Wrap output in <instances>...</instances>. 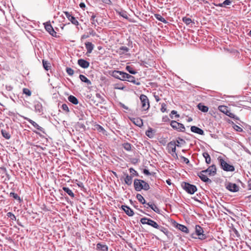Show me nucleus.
<instances>
[{
    "instance_id": "423d86ee",
    "label": "nucleus",
    "mask_w": 251,
    "mask_h": 251,
    "mask_svg": "<svg viewBox=\"0 0 251 251\" xmlns=\"http://www.w3.org/2000/svg\"><path fill=\"white\" fill-rule=\"evenodd\" d=\"M139 98L141 100V107L143 110H148L150 108V102L147 96L145 95L141 94Z\"/></svg>"
},
{
    "instance_id": "0e129e2a",
    "label": "nucleus",
    "mask_w": 251,
    "mask_h": 251,
    "mask_svg": "<svg viewBox=\"0 0 251 251\" xmlns=\"http://www.w3.org/2000/svg\"><path fill=\"white\" fill-rule=\"evenodd\" d=\"M79 5V7L83 9H84L86 7L85 4L84 2H81Z\"/></svg>"
},
{
    "instance_id": "7c9ffc66",
    "label": "nucleus",
    "mask_w": 251,
    "mask_h": 251,
    "mask_svg": "<svg viewBox=\"0 0 251 251\" xmlns=\"http://www.w3.org/2000/svg\"><path fill=\"white\" fill-rule=\"evenodd\" d=\"M202 155L205 159V162L207 164H209L211 163V157L209 153L207 152H204L202 153Z\"/></svg>"
},
{
    "instance_id": "864d4df0",
    "label": "nucleus",
    "mask_w": 251,
    "mask_h": 251,
    "mask_svg": "<svg viewBox=\"0 0 251 251\" xmlns=\"http://www.w3.org/2000/svg\"><path fill=\"white\" fill-rule=\"evenodd\" d=\"M231 4V1L230 0H225L223 2V4H224L225 7L226 5H229Z\"/></svg>"
},
{
    "instance_id": "2f4dec72",
    "label": "nucleus",
    "mask_w": 251,
    "mask_h": 251,
    "mask_svg": "<svg viewBox=\"0 0 251 251\" xmlns=\"http://www.w3.org/2000/svg\"><path fill=\"white\" fill-rule=\"evenodd\" d=\"M62 189L64 190V192H65L66 193H67L72 198H74L75 197V195H74V193L72 192V191L69 188L66 187H63L62 188Z\"/></svg>"
},
{
    "instance_id": "1a4fd4ad",
    "label": "nucleus",
    "mask_w": 251,
    "mask_h": 251,
    "mask_svg": "<svg viewBox=\"0 0 251 251\" xmlns=\"http://www.w3.org/2000/svg\"><path fill=\"white\" fill-rule=\"evenodd\" d=\"M195 232L197 235L198 236V239L200 240H204L206 239V236L203 234V228L199 225L195 226Z\"/></svg>"
},
{
    "instance_id": "e433bc0d",
    "label": "nucleus",
    "mask_w": 251,
    "mask_h": 251,
    "mask_svg": "<svg viewBox=\"0 0 251 251\" xmlns=\"http://www.w3.org/2000/svg\"><path fill=\"white\" fill-rule=\"evenodd\" d=\"M123 147L127 151H130L131 150V145L128 142L124 143Z\"/></svg>"
},
{
    "instance_id": "0eeeda50",
    "label": "nucleus",
    "mask_w": 251,
    "mask_h": 251,
    "mask_svg": "<svg viewBox=\"0 0 251 251\" xmlns=\"http://www.w3.org/2000/svg\"><path fill=\"white\" fill-rule=\"evenodd\" d=\"M122 74L124 76L123 79H125V81H127L137 85H140L141 84L139 81L136 80L135 78L133 76L126 73H122Z\"/></svg>"
},
{
    "instance_id": "473e14b6",
    "label": "nucleus",
    "mask_w": 251,
    "mask_h": 251,
    "mask_svg": "<svg viewBox=\"0 0 251 251\" xmlns=\"http://www.w3.org/2000/svg\"><path fill=\"white\" fill-rule=\"evenodd\" d=\"M154 17L159 21H160V22H162L163 23H165V24L167 23V22L165 20V19L164 18H163L161 15H160L159 14H155L154 15Z\"/></svg>"
},
{
    "instance_id": "e2e57ef3",
    "label": "nucleus",
    "mask_w": 251,
    "mask_h": 251,
    "mask_svg": "<svg viewBox=\"0 0 251 251\" xmlns=\"http://www.w3.org/2000/svg\"><path fill=\"white\" fill-rule=\"evenodd\" d=\"M234 128L238 131H242L243 130L242 128H241L240 126H239L237 125L235 126V127H234Z\"/></svg>"
},
{
    "instance_id": "a878e982",
    "label": "nucleus",
    "mask_w": 251,
    "mask_h": 251,
    "mask_svg": "<svg viewBox=\"0 0 251 251\" xmlns=\"http://www.w3.org/2000/svg\"><path fill=\"white\" fill-rule=\"evenodd\" d=\"M147 205H148V207H150L152 210L155 212L157 213H160V210L159 208L154 204L153 203H146Z\"/></svg>"
},
{
    "instance_id": "338daca9",
    "label": "nucleus",
    "mask_w": 251,
    "mask_h": 251,
    "mask_svg": "<svg viewBox=\"0 0 251 251\" xmlns=\"http://www.w3.org/2000/svg\"><path fill=\"white\" fill-rule=\"evenodd\" d=\"M214 5L216 6H218V7H225L224 4H223V3H218V4H214Z\"/></svg>"
},
{
    "instance_id": "49530a36",
    "label": "nucleus",
    "mask_w": 251,
    "mask_h": 251,
    "mask_svg": "<svg viewBox=\"0 0 251 251\" xmlns=\"http://www.w3.org/2000/svg\"><path fill=\"white\" fill-rule=\"evenodd\" d=\"M61 108L65 111L66 112H68L69 111V109L68 108V105L65 104V103H64L61 106Z\"/></svg>"
},
{
    "instance_id": "bb28decb",
    "label": "nucleus",
    "mask_w": 251,
    "mask_h": 251,
    "mask_svg": "<svg viewBox=\"0 0 251 251\" xmlns=\"http://www.w3.org/2000/svg\"><path fill=\"white\" fill-rule=\"evenodd\" d=\"M176 227H177V228H178V229H179L180 230L183 232H185L186 233H189V230L188 228L184 225L179 224H177Z\"/></svg>"
},
{
    "instance_id": "4c0bfd02",
    "label": "nucleus",
    "mask_w": 251,
    "mask_h": 251,
    "mask_svg": "<svg viewBox=\"0 0 251 251\" xmlns=\"http://www.w3.org/2000/svg\"><path fill=\"white\" fill-rule=\"evenodd\" d=\"M120 50V54H123L126 52H128L129 51V49L125 46H122L119 48Z\"/></svg>"
},
{
    "instance_id": "a211bd4d",
    "label": "nucleus",
    "mask_w": 251,
    "mask_h": 251,
    "mask_svg": "<svg viewBox=\"0 0 251 251\" xmlns=\"http://www.w3.org/2000/svg\"><path fill=\"white\" fill-rule=\"evenodd\" d=\"M130 121L135 125L139 127H141L143 125L142 120L139 118H129Z\"/></svg>"
},
{
    "instance_id": "412c9836",
    "label": "nucleus",
    "mask_w": 251,
    "mask_h": 251,
    "mask_svg": "<svg viewBox=\"0 0 251 251\" xmlns=\"http://www.w3.org/2000/svg\"><path fill=\"white\" fill-rule=\"evenodd\" d=\"M85 45L87 50L86 54L91 53L94 48V45L91 42H87L85 43Z\"/></svg>"
},
{
    "instance_id": "3c124183",
    "label": "nucleus",
    "mask_w": 251,
    "mask_h": 251,
    "mask_svg": "<svg viewBox=\"0 0 251 251\" xmlns=\"http://www.w3.org/2000/svg\"><path fill=\"white\" fill-rule=\"evenodd\" d=\"M161 111L162 112H165L166 111V104L164 103L161 105Z\"/></svg>"
},
{
    "instance_id": "72a5a7b5",
    "label": "nucleus",
    "mask_w": 251,
    "mask_h": 251,
    "mask_svg": "<svg viewBox=\"0 0 251 251\" xmlns=\"http://www.w3.org/2000/svg\"><path fill=\"white\" fill-rule=\"evenodd\" d=\"M136 198L138 201L142 204H146L145 200L141 194H137L136 195Z\"/></svg>"
},
{
    "instance_id": "37998d69",
    "label": "nucleus",
    "mask_w": 251,
    "mask_h": 251,
    "mask_svg": "<svg viewBox=\"0 0 251 251\" xmlns=\"http://www.w3.org/2000/svg\"><path fill=\"white\" fill-rule=\"evenodd\" d=\"M66 71L69 75H73L74 74V71L71 68L67 67Z\"/></svg>"
},
{
    "instance_id": "5fc2aeb1",
    "label": "nucleus",
    "mask_w": 251,
    "mask_h": 251,
    "mask_svg": "<svg viewBox=\"0 0 251 251\" xmlns=\"http://www.w3.org/2000/svg\"><path fill=\"white\" fill-rule=\"evenodd\" d=\"M95 18H96V15H93L91 16V21H92L91 23L93 25H95V22L98 23V21L97 20H95Z\"/></svg>"
},
{
    "instance_id": "603ef678",
    "label": "nucleus",
    "mask_w": 251,
    "mask_h": 251,
    "mask_svg": "<svg viewBox=\"0 0 251 251\" xmlns=\"http://www.w3.org/2000/svg\"><path fill=\"white\" fill-rule=\"evenodd\" d=\"M180 157L183 160V162H185L186 164H189L190 161L188 158H187L183 156H181Z\"/></svg>"
},
{
    "instance_id": "4468645a",
    "label": "nucleus",
    "mask_w": 251,
    "mask_h": 251,
    "mask_svg": "<svg viewBox=\"0 0 251 251\" xmlns=\"http://www.w3.org/2000/svg\"><path fill=\"white\" fill-rule=\"evenodd\" d=\"M226 188L232 192H236L239 191V187L235 183H228L226 186Z\"/></svg>"
},
{
    "instance_id": "774afa93",
    "label": "nucleus",
    "mask_w": 251,
    "mask_h": 251,
    "mask_svg": "<svg viewBox=\"0 0 251 251\" xmlns=\"http://www.w3.org/2000/svg\"><path fill=\"white\" fill-rule=\"evenodd\" d=\"M248 187L250 190H251V179L248 181Z\"/></svg>"
},
{
    "instance_id": "aec40b11",
    "label": "nucleus",
    "mask_w": 251,
    "mask_h": 251,
    "mask_svg": "<svg viewBox=\"0 0 251 251\" xmlns=\"http://www.w3.org/2000/svg\"><path fill=\"white\" fill-rule=\"evenodd\" d=\"M191 131L194 133H196L201 135H204L203 130L195 126H192L191 127Z\"/></svg>"
},
{
    "instance_id": "09e8293b",
    "label": "nucleus",
    "mask_w": 251,
    "mask_h": 251,
    "mask_svg": "<svg viewBox=\"0 0 251 251\" xmlns=\"http://www.w3.org/2000/svg\"><path fill=\"white\" fill-rule=\"evenodd\" d=\"M120 16H121L122 17H123V18H124L126 19H128V16H127V13L126 11L121 12L120 13Z\"/></svg>"
},
{
    "instance_id": "13d9d810",
    "label": "nucleus",
    "mask_w": 251,
    "mask_h": 251,
    "mask_svg": "<svg viewBox=\"0 0 251 251\" xmlns=\"http://www.w3.org/2000/svg\"><path fill=\"white\" fill-rule=\"evenodd\" d=\"M119 105L126 110L128 109V107L122 102H119Z\"/></svg>"
},
{
    "instance_id": "6e6d98bb",
    "label": "nucleus",
    "mask_w": 251,
    "mask_h": 251,
    "mask_svg": "<svg viewBox=\"0 0 251 251\" xmlns=\"http://www.w3.org/2000/svg\"><path fill=\"white\" fill-rule=\"evenodd\" d=\"M7 216L8 217L11 218V219H13V218L16 219L15 216L11 212H8L7 213Z\"/></svg>"
},
{
    "instance_id": "69168bd1",
    "label": "nucleus",
    "mask_w": 251,
    "mask_h": 251,
    "mask_svg": "<svg viewBox=\"0 0 251 251\" xmlns=\"http://www.w3.org/2000/svg\"><path fill=\"white\" fill-rule=\"evenodd\" d=\"M89 33L90 35H92L93 36H94L96 35V32L95 31L93 30V29H91L90 32H89Z\"/></svg>"
},
{
    "instance_id": "c9c22d12",
    "label": "nucleus",
    "mask_w": 251,
    "mask_h": 251,
    "mask_svg": "<svg viewBox=\"0 0 251 251\" xmlns=\"http://www.w3.org/2000/svg\"><path fill=\"white\" fill-rule=\"evenodd\" d=\"M126 70L130 74L132 75H135L137 73V72L135 71L133 68L130 66H126Z\"/></svg>"
},
{
    "instance_id": "ea45409f",
    "label": "nucleus",
    "mask_w": 251,
    "mask_h": 251,
    "mask_svg": "<svg viewBox=\"0 0 251 251\" xmlns=\"http://www.w3.org/2000/svg\"><path fill=\"white\" fill-rule=\"evenodd\" d=\"M182 21L187 25H189L192 23V20L189 18L183 17Z\"/></svg>"
},
{
    "instance_id": "cd10ccee",
    "label": "nucleus",
    "mask_w": 251,
    "mask_h": 251,
    "mask_svg": "<svg viewBox=\"0 0 251 251\" xmlns=\"http://www.w3.org/2000/svg\"><path fill=\"white\" fill-rule=\"evenodd\" d=\"M79 77L82 82L86 83L88 85H91L92 83L91 81L88 79L85 75H80Z\"/></svg>"
},
{
    "instance_id": "de8ad7c7",
    "label": "nucleus",
    "mask_w": 251,
    "mask_h": 251,
    "mask_svg": "<svg viewBox=\"0 0 251 251\" xmlns=\"http://www.w3.org/2000/svg\"><path fill=\"white\" fill-rule=\"evenodd\" d=\"M176 142L177 143H176V144H178L179 145H179L180 144H184L185 143V141L183 139H182L179 137L178 138V140H177Z\"/></svg>"
},
{
    "instance_id": "58836bf2",
    "label": "nucleus",
    "mask_w": 251,
    "mask_h": 251,
    "mask_svg": "<svg viewBox=\"0 0 251 251\" xmlns=\"http://www.w3.org/2000/svg\"><path fill=\"white\" fill-rule=\"evenodd\" d=\"M153 130L152 128H150L148 130L146 131V135L149 138H151L153 137V134L152 133Z\"/></svg>"
},
{
    "instance_id": "bf43d9fd",
    "label": "nucleus",
    "mask_w": 251,
    "mask_h": 251,
    "mask_svg": "<svg viewBox=\"0 0 251 251\" xmlns=\"http://www.w3.org/2000/svg\"><path fill=\"white\" fill-rule=\"evenodd\" d=\"M101 1L106 4H111L112 3V2L110 0H101Z\"/></svg>"
},
{
    "instance_id": "a19ab883",
    "label": "nucleus",
    "mask_w": 251,
    "mask_h": 251,
    "mask_svg": "<svg viewBox=\"0 0 251 251\" xmlns=\"http://www.w3.org/2000/svg\"><path fill=\"white\" fill-rule=\"evenodd\" d=\"M129 172L131 173V175L132 177L134 176H138V173L133 168H130L129 169Z\"/></svg>"
},
{
    "instance_id": "393cba45",
    "label": "nucleus",
    "mask_w": 251,
    "mask_h": 251,
    "mask_svg": "<svg viewBox=\"0 0 251 251\" xmlns=\"http://www.w3.org/2000/svg\"><path fill=\"white\" fill-rule=\"evenodd\" d=\"M28 122L35 127L37 129H38V130L44 133V129L43 127H41L40 126H39L36 122H35L34 121L31 120H28Z\"/></svg>"
},
{
    "instance_id": "2eb2a0df",
    "label": "nucleus",
    "mask_w": 251,
    "mask_h": 251,
    "mask_svg": "<svg viewBox=\"0 0 251 251\" xmlns=\"http://www.w3.org/2000/svg\"><path fill=\"white\" fill-rule=\"evenodd\" d=\"M176 146L179 147H180V145L176 144V142L175 141H172L168 144V147L169 149L171 150L173 153L176 152Z\"/></svg>"
},
{
    "instance_id": "79ce46f5",
    "label": "nucleus",
    "mask_w": 251,
    "mask_h": 251,
    "mask_svg": "<svg viewBox=\"0 0 251 251\" xmlns=\"http://www.w3.org/2000/svg\"><path fill=\"white\" fill-rule=\"evenodd\" d=\"M1 133L2 134V136L6 139H9L10 137V134L7 132L6 131L2 130H1Z\"/></svg>"
},
{
    "instance_id": "052dcab7",
    "label": "nucleus",
    "mask_w": 251,
    "mask_h": 251,
    "mask_svg": "<svg viewBox=\"0 0 251 251\" xmlns=\"http://www.w3.org/2000/svg\"><path fill=\"white\" fill-rule=\"evenodd\" d=\"M233 231L237 237H240V234L236 228H233Z\"/></svg>"
},
{
    "instance_id": "f8f14e48",
    "label": "nucleus",
    "mask_w": 251,
    "mask_h": 251,
    "mask_svg": "<svg viewBox=\"0 0 251 251\" xmlns=\"http://www.w3.org/2000/svg\"><path fill=\"white\" fill-rule=\"evenodd\" d=\"M122 73H125L123 71H117V70H114L111 72L110 75L115 77V78L118 79L119 80L125 81V79H123V78L124 77Z\"/></svg>"
},
{
    "instance_id": "c756f323",
    "label": "nucleus",
    "mask_w": 251,
    "mask_h": 251,
    "mask_svg": "<svg viewBox=\"0 0 251 251\" xmlns=\"http://www.w3.org/2000/svg\"><path fill=\"white\" fill-rule=\"evenodd\" d=\"M68 99L70 102L74 104H77L78 103L77 98L73 95L69 96Z\"/></svg>"
},
{
    "instance_id": "7ed1b4c3",
    "label": "nucleus",
    "mask_w": 251,
    "mask_h": 251,
    "mask_svg": "<svg viewBox=\"0 0 251 251\" xmlns=\"http://www.w3.org/2000/svg\"><path fill=\"white\" fill-rule=\"evenodd\" d=\"M221 168L226 172H233L235 170L234 167L228 164L223 158L219 157L218 158Z\"/></svg>"
},
{
    "instance_id": "c85d7f7f",
    "label": "nucleus",
    "mask_w": 251,
    "mask_h": 251,
    "mask_svg": "<svg viewBox=\"0 0 251 251\" xmlns=\"http://www.w3.org/2000/svg\"><path fill=\"white\" fill-rule=\"evenodd\" d=\"M198 109L203 112H206L208 110V107L204 105L202 103H200L197 105Z\"/></svg>"
},
{
    "instance_id": "f3484780",
    "label": "nucleus",
    "mask_w": 251,
    "mask_h": 251,
    "mask_svg": "<svg viewBox=\"0 0 251 251\" xmlns=\"http://www.w3.org/2000/svg\"><path fill=\"white\" fill-rule=\"evenodd\" d=\"M77 64L82 68L86 69L89 67L90 63L83 59H79L77 61Z\"/></svg>"
},
{
    "instance_id": "6ab92c4d",
    "label": "nucleus",
    "mask_w": 251,
    "mask_h": 251,
    "mask_svg": "<svg viewBox=\"0 0 251 251\" xmlns=\"http://www.w3.org/2000/svg\"><path fill=\"white\" fill-rule=\"evenodd\" d=\"M198 176L204 182L211 183L212 182L211 180L204 175V173H201V171L198 173Z\"/></svg>"
},
{
    "instance_id": "ddd939ff",
    "label": "nucleus",
    "mask_w": 251,
    "mask_h": 251,
    "mask_svg": "<svg viewBox=\"0 0 251 251\" xmlns=\"http://www.w3.org/2000/svg\"><path fill=\"white\" fill-rule=\"evenodd\" d=\"M65 14L66 17L74 25H79V23L78 21L75 19V17L72 16L69 12L65 11L64 12Z\"/></svg>"
},
{
    "instance_id": "b1692460",
    "label": "nucleus",
    "mask_w": 251,
    "mask_h": 251,
    "mask_svg": "<svg viewBox=\"0 0 251 251\" xmlns=\"http://www.w3.org/2000/svg\"><path fill=\"white\" fill-rule=\"evenodd\" d=\"M124 175L126 176V177L125 178V183L128 186L131 185L132 183V176H129L126 173Z\"/></svg>"
},
{
    "instance_id": "4d7b16f0",
    "label": "nucleus",
    "mask_w": 251,
    "mask_h": 251,
    "mask_svg": "<svg viewBox=\"0 0 251 251\" xmlns=\"http://www.w3.org/2000/svg\"><path fill=\"white\" fill-rule=\"evenodd\" d=\"M174 114H176V117H179V115L177 114V112L175 110H172L171 112V114L170 115V117H171V118H173V116H172V115H174Z\"/></svg>"
},
{
    "instance_id": "6e6552de",
    "label": "nucleus",
    "mask_w": 251,
    "mask_h": 251,
    "mask_svg": "<svg viewBox=\"0 0 251 251\" xmlns=\"http://www.w3.org/2000/svg\"><path fill=\"white\" fill-rule=\"evenodd\" d=\"M170 125L174 129L179 131L184 132L185 130L184 126L182 124L178 123L176 121H172Z\"/></svg>"
},
{
    "instance_id": "f704fd0d",
    "label": "nucleus",
    "mask_w": 251,
    "mask_h": 251,
    "mask_svg": "<svg viewBox=\"0 0 251 251\" xmlns=\"http://www.w3.org/2000/svg\"><path fill=\"white\" fill-rule=\"evenodd\" d=\"M42 62L43 67L46 71H48L49 69H50L51 66L50 63H49L47 61H45V60H43Z\"/></svg>"
},
{
    "instance_id": "f257e3e1",
    "label": "nucleus",
    "mask_w": 251,
    "mask_h": 251,
    "mask_svg": "<svg viewBox=\"0 0 251 251\" xmlns=\"http://www.w3.org/2000/svg\"><path fill=\"white\" fill-rule=\"evenodd\" d=\"M140 222L143 225L146 224L155 228L158 229L160 231L162 232L163 233H164L166 236H168L169 232L167 228L164 227V226H159L156 222L151 219L146 217H144L141 219Z\"/></svg>"
},
{
    "instance_id": "a18cd8bd",
    "label": "nucleus",
    "mask_w": 251,
    "mask_h": 251,
    "mask_svg": "<svg viewBox=\"0 0 251 251\" xmlns=\"http://www.w3.org/2000/svg\"><path fill=\"white\" fill-rule=\"evenodd\" d=\"M23 92L28 96H30L31 95V91L27 88H24L23 89Z\"/></svg>"
},
{
    "instance_id": "39448f33",
    "label": "nucleus",
    "mask_w": 251,
    "mask_h": 251,
    "mask_svg": "<svg viewBox=\"0 0 251 251\" xmlns=\"http://www.w3.org/2000/svg\"><path fill=\"white\" fill-rule=\"evenodd\" d=\"M218 109L226 116L229 117L231 118H232L234 120H239V118L234 115L233 113L230 112V110L228 109V107L227 106L225 105H220L218 107Z\"/></svg>"
},
{
    "instance_id": "4be33fe9",
    "label": "nucleus",
    "mask_w": 251,
    "mask_h": 251,
    "mask_svg": "<svg viewBox=\"0 0 251 251\" xmlns=\"http://www.w3.org/2000/svg\"><path fill=\"white\" fill-rule=\"evenodd\" d=\"M35 111L37 113H41L43 111L42 104L39 101H36L34 103Z\"/></svg>"
},
{
    "instance_id": "9b49d317",
    "label": "nucleus",
    "mask_w": 251,
    "mask_h": 251,
    "mask_svg": "<svg viewBox=\"0 0 251 251\" xmlns=\"http://www.w3.org/2000/svg\"><path fill=\"white\" fill-rule=\"evenodd\" d=\"M201 173H208L209 176H214L216 174V167L215 165H212L207 169L201 171Z\"/></svg>"
},
{
    "instance_id": "20e7f679",
    "label": "nucleus",
    "mask_w": 251,
    "mask_h": 251,
    "mask_svg": "<svg viewBox=\"0 0 251 251\" xmlns=\"http://www.w3.org/2000/svg\"><path fill=\"white\" fill-rule=\"evenodd\" d=\"M181 186L186 192L191 195L194 194L197 191V188L195 185L188 182H183Z\"/></svg>"
},
{
    "instance_id": "680f3d73",
    "label": "nucleus",
    "mask_w": 251,
    "mask_h": 251,
    "mask_svg": "<svg viewBox=\"0 0 251 251\" xmlns=\"http://www.w3.org/2000/svg\"><path fill=\"white\" fill-rule=\"evenodd\" d=\"M143 173L145 175H147V176L151 175V173L149 172V171L148 170H147V169H146L143 170Z\"/></svg>"
},
{
    "instance_id": "5701e85b",
    "label": "nucleus",
    "mask_w": 251,
    "mask_h": 251,
    "mask_svg": "<svg viewBox=\"0 0 251 251\" xmlns=\"http://www.w3.org/2000/svg\"><path fill=\"white\" fill-rule=\"evenodd\" d=\"M108 246L105 244L99 243L97 244V250L98 251H108Z\"/></svg>"
},
{
    "instance_id": "8fccbe9b",
    "label": "nucleus",
    "mask_w": 251,
    "mask_h": 251,
    "mask_svg": "<svg viewBox=\"0 0 251 251\" xmlns=\"http://www.w3.org/2000/svg\"><path fill=\"white\" fill-rule=\"evenodd\" d=\"M77 126L79 128L83 129L84 130H85L86 128L85 126L82 123L78 122L77 124Z\"/></svg>"
},
{
    "instance_id": "f03ea898",
    "label": "nucleus",
    "mask_w": 251,
    "mask_h": 251,
    "mask_svg": "<svg viewBox=\"0 0 251 251\" xmlns=\"http://www.w3.org/2000/svg\"><path fill=\"white\" fill-rule=\"evenodd\" d=\"M134 187L136 191H140L142 190L148 191L150 189V186L147 182L139 179L134 180Z\"/></svg>"
},
{
    "instance_id": "9d476101",
    "label": "nucleus",
    "mask_w": 251,
    "mask_h": 251,
    "mask_svg": "<svg viewBox=\"0 0 251 251\" xmlns=\"http://www.w3.org/2000/svg\"><path fill=\"white\" fill-rule=\"evenodd\" d=\"M46 30L53 37H57L56 32L54 31L50 22H48L44 24Z\"/></svg>"
},
{
    "instance_id": "dca6fc26",
    "label": "nucleus",
    "mask_w": 251,
    "mask_h": 251,
    "mask_svg": "<svg viewBox=\"0 0 251 251\" xmlns=\"http://www.w3.org/2000/svg\"><path fill=\"white\" fill-rule=\"evenodd\" d=\"M121 208L128 216L131 217L133 216L134 213L133 210L131 209L129 207L126 205H122Z\"/></svg>"
},
{
    "instance_id": "c03bdc74",
    "label": "nucleus",
    "mask_w": 251,
    "mask_h": 251,
    "mask_svg": "<svg viewBox=\"0 0 251 251\" xmlns=\"http://www.w3.org/2000/svg\"><path fill=\"white\" fill-rule=\"evenodd\" d=\"M96 96L97 98L99 99L100 100V103H103L105 101V99L103 97H102L101 95L99 93H97L96 95Z\"/></svg>"
}]
</instances>
